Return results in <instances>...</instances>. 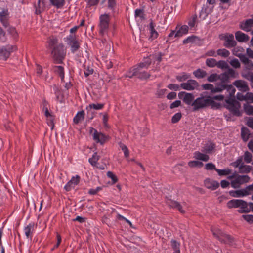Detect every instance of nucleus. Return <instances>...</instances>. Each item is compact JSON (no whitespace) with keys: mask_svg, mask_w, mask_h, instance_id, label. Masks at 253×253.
<instances>
[{"mask_svg":"<svg viewBox=\"0 0 253 253\" xmlns=\"http://www.w3.org/2000/svg\"><path fill=\"white\" fill-rule=\"evenodd\" d=\"M218 77V80H219L220 82L216 84V91L221 92L226 89L229 92L230 96L233 95L235 92V89L231 84H228L229 78L227 74L223 73L219 75Z\"/></svg>","mask_w":253,"mask_h":253,"instance_id":"obj_1","label":"nucleus"},{"mask_svg":"<svg viewBox=\"0 0 253 253\" xmlns=\"http://www.w3.org/2000/svg\"><path fill=\"white\" fill-rule=\"evenodd\" d=\"M51 54L54 63H63L66 54L64 45L62 43H60L55 46L51 51Z\"/></svg>","mask_w":253,"mask_h":253,"instance_id":"obj_2","label":"nucleus"},{"mask_svg":"<svg viewBox=\"0 0 253 253\" xmlns=\"http://www.w3.org/2000/svg\"><path fill=\"white\" fill-rule=\"evenodd\" d=\"M227 206L228 208H240L238 210V212L240 213H248L250 210L248 209V203L245 201L241 199H232L229 201L227 203Z\"/></svg>","mask_w":253,"mask_h":253,"instance_id":"obj_3","label":"nucleus"},{"mask_svg":"<svg viewBox=\"0 0 253 253\" xmlns=\"http://www.w3.org/2000/svg\"><path fill=\"white\" fill-rule=\"evenodd\" d=\"M126 76L129 78H132L133 77L135 76L138 79L143 80L149 78L151 74L143 69L134 66L129 69V71L127 72Z\"/></svg>","mask_w":253,"mask_h":253,"instance_id":"obj_4","label":"nucleus"},{"mask_svg":"<svg viewBox=\"0 0 253 253\" xmlns=\"http://www.w3.org/2000/svg\"><path fill=\"white\" fill-rule=\"evenodd\" d=\"M99 20V33L103 36L108 32L110 17L108 14H103L100 15Z\"/></svg>","mask_w":253,"mask_h":253,"instance_id":"obj_5","label":"nucleus"},{"mask_svg":"<svg viewBox=\"0 0 253 253\" xmlns=\"http://www.w3.org/2000/svg\"><path fill=\"white\" fill-rule=\"evenodd\" d=\"M213 235L220 242L233 245L234 239L230 235L226 234L219 229H211Z\"/></svg>","mask_w":253,"mask_h":253,"instance_id":"obj_6","label":"nucleus"},{"mask_svg":"<svg viewBox=\"0 0 253 253\" xmlns=\"http://www.w3.org/2000/svg\"><path fill=\"white\" fill-rule=\"evenodd\" d=\"M219 38L220 40L223 41V46L227 48L234 47L237 45V42L234 40L233 34L226 33L219 35Z\"/></svg>","mask_w":253,"mask_h":253,"instance_id":"obj_7","label":"nucleus"},{"mask_svg":"<svg viewBox=\"0 0 253 253\" xmlns=\"http://www.w3.org/2000/svg\"><path fill=\"white\" fill-rule=\"evenodd\" d=\"M64 41L70 46L71 51L73 53L77 52L80 48V43L75 36L70 34L64 38Z\"/></svg>","mask_w":253,"mask_h":253,"instance_id":"obj_8","label":"nucleus"},{"mask_svg":"<svg viewBox=\"0 0 253 253\" xmlns=\"http://www.w3.org/2000/svg\"><path fill=\"white\" fill-rule=\"evenodd\" d=\"M193 111H197L200 109L208 107V96H202L196 98L192 104Z\"/></svg>","mask_w":253,"mask_h":253,"instance_id":"obj_9","label":"nucleus"},{"mask_svg":"<svg viewBox=\"0 0 253 253\" xmlns=\"http://www.w3.org/2000/svg\"><path fill=\"white\" fill-rule=\"evenodd\" d=\"M94 131L93 134V139L97 143H100L101 145H103L108 139L109 136L105 134L98 132L96 129L93 128H91L90 132Z\"/></svg>","mask_w":253,"mask_h":253,"instance_id":"obj_10","label":"nucleus"},{"mask_svg":"<svg viewBox=\"0 0 253 253\" xmlns=\"http://www.w3.org/2000/svg\"><path fill=\"white\" fill-rule=\"evenodd\" d=\"M16 49V47L10 44H7L0 47V56L6 60L11 53Z\"/></svg>","mask_w":253,"mask_h":253,"instance_id":"obj_11","label":"nucleus"},{"mask_svg":"<svg viewBox=\"0 0 253 253\" xmlns=\"http://www.w3.org/2000/svg\"><path fill=\"white\" fill-rule=\"evenodd\" d=\"M199 86L198 83L195 80L190 79L187 82L180 84V87L185 90H193Z\"/></svg>","mask_w":253,"mask_h":253,"instance_id":"obj_12","label":"nucleus"},{"mask_svg":"<svg viewBox=\"0 0 253 253\" xmlns=\"http://www.w3.org/2000/svg\"><path fill=\"white\" fill-rule=\"evenodd\" d=\"M80 177L78 175L72 176L71 180L64 186V189L67 192L71 191L80 183Z\"/></svg>","mask_w":253,"mask_h":253,"instance_id":"obj_13","label":"nucleus"},{"mask_svg":"<svg viewBox=\"0 0 253 253\" xmlns=\"http://www.w3.org/2000/svg\"><path fill=\"white\" fill-rule=\"evenodd\" d=\"M165 201L166 204L169 207L173 209H177L181 213H185V211L182 209V206L178 202L172 200L168 197H166Z\"/></svg>","mask_w":253,"mask_h":253,"instance_id":"obj_14","label":"nucleus"},{"mask_svg":"<svg viewBox=\"0 0 253 253\" xmlns=\"http://www.w3.org/2000/svg\"><path fill=\"white\" fill-rule=\"evenodd\" d=\"M9 13L7 9H4L0 12V21L3 26L6 28L9 25Z\"/></svg>","mask_w":253,"mask_h":253,"instance_id":"obj_15","label":"nucleus"},{"mask_svg":"<svg viewBox=\"0 0 253 253\" xmlns=\"http://www.w3.org/2000/svg\"><path fill=\"white\" fill-rule=\"evenodd\" d=\"M34 7L35 9V14L40 15L45 9V0H38L37 3H35Z\"/></svg>","mask_w":253,"mask_h":253,"instance_id":"obj_16","label":"nucleus"},{"mask_svg":"<svg viewBox=\"0 0 253 253\" xmlns=\"http://www.w3.org/2000/svg\"><path fill=\"white\" fill-rule=\"evenodd\" d=\"M204 185L207 188L211 190H215L219 187V183L218 181L210 178H206L204 180Z\"/></svg>","mask_w":253,"mask_h":253,"instance_id":"obj_17","label":"nucleus"},{"mask_svg":"<svg viewBox=\"0 0 253 253\" xmlns=\"http://www.w3.org/2000/svg\"><path fill=\"white\" fill-rule=\"evenodd\" d=\"M215 148L216 145L214 142L208 141L205 144L204 146L202 147V151L207 154H212L215 151Z\"/></svg>","mask_w":253,"mask_h":253,"instance_id":"obj_18","label":"nucleus"},{"mask_svg":"<svg viewBox=\"0 0 253 253\" xmlns=\"http://www.w3.org/2000/svg\"><path fill=\"white\" fill-rule=\"evenodd\" d=\"M233 84L239 90L243 92H246L249 89L247 83L243 80H236L233 83Z\"/></svg>","mask_w":253,"mask_h":253,"instance_id":"obj_19","label":"nucleus"},{"mask_svg":"<svg viewBox=\"0 0 253 253\" xmlns=\"http://www.w3.org/2000/svg\"><path fill=\"white\" fill-rule=\"evenodd\" d=\"M229 195L233 197H241L249 195L250 193L248 192L246 188L238 190H231L229 192Z\"/></svg>","mask_w":253,"mask_h":253,"instance_id":"obj_20","label":"nucleus"},{"mask_svg":"<svg viewBox=\"0 0 253 253\" xmlns=\"http://www.w3.org/2000/svg\"><path fill=\"white\" fill-rule=\"evenodd\" d=\"M155 24L153 22V21L151 19L149 24V30L150 35L149 38V40L151 41H153V40L156 39L158 36V33L155 29Z\"/></svg>","mask_w":253,"mask_h":253,"instance_id":"obj_21","label":"nucleus"},{"mask_svg":"<svg viewBox=\"0 0 253 253\" xmlns=\"http://www.w3.org/2000/svg\"><path fill=\"white\" fill-rule=\"evenodd\" d=\"M252 27H253V19H247L240 24L241 29L247 32L250 31Z\"/></svg>","mask_w":253,"mask_h":253,"instance_id":"obj_22","label":"nucleus"},{"mask_svg":"<svg viewBox=\"0 0 253 253\" xmlns=\"http://www.w3.org/2000/svg\"><path fill=\"white\" fill-rule=\"evenodd\" d=\"M236 103H233L230 105H227L226 108L234 115L239 116L240 112L239 108L240 106V103L238 101H236Z\"/></svg>","mask_w":253,"mask_h":253,"instance_id":"obj_23","label":"nucleus"},{"mask_svg":"<svg viewBox=\"0 0 253 253\" xmlns=\"http://www.w3.org/2000/svg\"><path fill=\"white\" fill-rule=\"evenodd\" d=\"M194 158L195 159L207 162L209 161V156L206 153H202L199 151H196L194 153Z\"/></svg>","mask_w":253,"mask_h":253,"instance_id":"obj_24","label":"nucleus"},{"mask_svg":"<svg viewBox=\"0 0 253 253\" xmlns=\"http://www.w3.org/2000/svg\"><path fill=\"white\" fill-rule=\"evenodd\" d=\"M52 70L53 71L57 74L61 78V80L63 81L64 78V68L62 66H53Z\"/></svg>","mask_w":253,"mask_h":253,"instance_id":"obj_25","label":"nucleus"},{"mask_svg":"<svg viewBox=\"0 0 253 253\" xmlns=\"http://www.w3.org/2000/svg\"><path fill=\"white\" fill-rule=\"evenodd\" d=\"M189 28L187 25L181 26L175 34V37H180L188 33Z\"/></svg>","mask_w":253,"mask_h":253,"instance_id":"obj_26","label":"nucleus"},{"mask_svg":"<svg viewBox=\"0 0 253 253\" xmlns=\"http://www.w3.org/2000/svg\"><path fill=\"white\" fill-rule=\"evenodd\" d=\"M235 36L236 39L238 42H246L249 39V37L247 35H246L239 31H237L235 33Z\"/></svg>","mask_w":253,"mask_h":253,"instance_id":"obj_27","label":"nucleus"},{"mask_svg":"<svg viewBox=\"0 0 253 253\" xmlns=\"http://www.w3.org/2000/svg\"><path fill=\"white\" fill-rule=\"evenodd\" d=\"M51 5L57 9H61L65 4V0H49Z\"/></svg>","mask_w":253,"mask_h":253,"instance_id":"obj_28","label":"nucleus"},{"mask_svg":"<svg viewBox=\"0 0 253 253\" xmlns=\"http://www.w3.org/2000/svg\"><path fill=\"white\" fill-rule=\"evenodd\" d=\"M35 223L34 222L30 223L24 229V233L27 238H29L32 234L34 230Z\"/></svg>","mask_w":253,"mask_h":253,"instance_id":"obj_29","label":"nucleus"},{"mask_svg":"<svg viewBox=\"0 0 253 253\" xmlns=\"http://www.w3.org/2000/svg\"><path fill=\"white\" fill-rule=\"evenodd\" d=\"M85 113L84 110L78 112L76 116L73 118V122L75 124H78L81 121L84 119Z\"/></svg>","mask_w":253,"mask_h":253,"instance_id":"obj_30","label":"nucleus"},{"mask_svg":"<svg viewBox=\"0 0 253 253\" xmlns=\"http://www.w3.org/2000/svg\"><path fill=\"white\" fill-rule=\"evenodd\" d=\"M194 96L193 94L190 93H186L183 97V102L188 105H191L193 102Z\"/></svg>","mask_w":253,"mask_h":253,"instance_id":"obj_31","label":"nucleus"},{"mask_svg":"<svg viewBox=\"0 0 253 253\" xmlns=\"http://www.w3.org/2000/svg\"><path fill=\"white\" fill-rule=\"evenodd\" d=\"M250 130L245 127L241 128V137L244 141H247L250 138Z\"/></svg>","mask_w":253,"mask_h":253,"instance_id":"obj_32","label":"nucleus"},{"mask_svg":"<svg viewBox=\"0 0 253 253\" xmlns=\"http://www.w3.org/2000/svg\"><path fill=\"white\" fill-rule=\"evenodd\" d=\"M235 179L241 185L244 183H247L250 180V177L248 175H239L236 176Z\"/></svg>","mask_w":253,"mask_h":253,"instance_id":"obj_33","label":"nucleus"},{"mask_svg":"<svg viewBox=\"0 0 253 253\" xmlns=\"http://www.w3.org/2000/svg\"><path fill=\"white\" fill-rule=\"evenodd\" d=\"M193 74L194 76L198 79L203 78L206 77L207 74L205 70L200 68L195 70Z\"/></svg>","mask_w":253,"mask_h":253,"instance_id":"obj_34","label":"nucleus"},{"mask_svg":"<svg viewBox=\"0 0 253 253\" xmlns=\"http://www.w3.org/2000/svg\"><path fill=\"white\" fill-rule=\"evenodd\" d=\"M100 156L97 155V152H94L92 157L88 160V162L90 165L93 167L96 166L98 161L100 159Z\"/></svg>","mask_w":253,"mask_h":253,"instance_id":"obj_35","label":"nucleus"},{"mask_svg":"<svg viewBox=\"0 0 253 253\" xmlns=\"http://www.w3.org/2000/svg\"><path fill=\"white\" fill-rule=\"evenodd\" d=\"M202 87L204 90H211L212 93L219 92L220 91H216L217 85L214 86L213 84H203Z\"/></svg>","mask_w":253,"mask_h":253,"instance_id":"obj_36","label":"nucleus"},{"mask_svg":"<svg viewBox=\"0 0 253 253\" xmlns=\"http://www.w3.org/2000/svg\"><path fill=\"white\" fill-rule=\"evenodd\" d=\"M171 246L173 250L174 251L173 253H180V243L176 241L175 240L172 239L170 241Z\"/></svg>","mask_w":253,"mask_h":253,"instance_id":"obj_37","label":"nucleus"},{"mask_svg":"<svg viewBox=\"0 0 253 253\" xmlns=\"http://www.w3.org/2000/svg\"><path fill=\"white\" fill-rule=\"evenodd\" d=\"M211 106L212 108L218 109L220 107V103L216 102L210 96H208V106Z\"/></svg>","mask_w":253,"mask_h":253,"instance_id":"obj_38","label":"nucleus"},{"mask_svg":"<svg viewBox=\"0 0 253 253\" xmlns=\"http://www.w3.org/2000/svg\"><path fill=\"white\" fill-rule=\"evenodd\" d=\"M191 77V75L185 72H182L180 75L176 77V80L179 82H183Z\"/></svg>","mask_w":253,"mask_h":253,"instance_id":"obj_39","label":"nucleus"},{"mask_svg":"<svg viewBox=\"0 0 253 253\" xmlns=\"http://www.w3.org/2000/svg\"><path fill=\"white\" fill-rule=\"evenodd\" d=\"M242 76L246 80L250 81L251 85L253 88V73L248 72L246 73H243Z\"/></svg>","mask_w":253,"mask_h":253,"instance_id":"obj_40","label":"nucleus"},{"mask_svg":"<svg viewBox=\"0 0 253 253\" xmlns=\"http://www.w3.org/2000/svg\"><path fill=\"white\" fill-rule=\"evenodd\" d=\"M217 55L227 58L230 55V52L225 48L219 49L217 50Z\"/></svg>","mask_w":253,"mask_h":253,"instance_id":"obj_41","label":"nucleus"},{"mask_svg":"<svg viewBox=\"0 0 253 253\" xmlns=\"http://www.w3.org/2000/svg\"><path fill=\"white\" fill-rule=\"evenodd\" d=\"M244 109L245 112L248 115L253 116V106L249 104H245L244 105Z\"/></svg>","mask_w":253,"mask_h":253,"instance_id":"obj_42","label":"nucleus"},{"mask_svg":"<svg viewBox=\"0 0 253 253\" xmlns=\"http://www.w3.org/2000/svg\"><path fill=\"white\" fill-rule=\"evenodd\" d=\"M104 106V103L90 104L86 107V109L88 108L93 109L94 110H101Z\"/></svg>","mask_w":253,"mask_h":253,"instance_id":"obj_43","label":"nucleus"},{"mask_svg":"<svg viewBox=\"0 0 253 253\" xmlns=\"http://www.w3.org/2000/svg\"><path fill=\"white\" fill-rule=\"evenodd\" d=\"M119 146L120 148L121 149V150L123 151L124 156L126 158L128 157L129 155V151L127 147L126 146V145H125L124 143H122L121 142H120L119 143Z\"/></svg>","mask_w":253,"mask_h":253,"instance_id":"obj_44","label":"nucleus"},{"mask_svg":"<svg viewBox=\"0 0 253 253\" xmlns=\"http://www.w3.org/2000/svg\"><path fill=\"white\" fill-rule=\"evenodd\" d=\"M206 64L210 68H213L216 66L217 61L214 58H208L206 60Z\"/></svg>","mask_w":253,"mask_h":253,"instance_id":"obj_45","label":"nucleus"},{"mask_svg":"<svg viewBox=\"0 0 253 253\" xmlns=\"http://www.w3.org/2000/svg\"><path fill=\"white\" fill-rule=\"evenodd\" d=\"M252 167L249 165H245L244 164H242L240 167L239 169L241 170V172L248 173L250 172L252 169Z\"/></svg>","mask_w":253,"mask_h":253,"instance_id":"obj_46","label":"nucleus"},{"mask_svg":"<svg viewBox=\"0 0 253 253\" xmlns=\"http://www.w3.org/2000/svg\"><path fill=\"white\" fill-rule=\"evenodd\" d=\"M188 165L190 168L194 167H202L204 165L203 163L200 161H189L188 163Z\"/></svg>","mask_w":253,"mask_h":253,"instance_id":"obj_47","label":"nucleus"},{"mask_svg":"<svg viewBox=\"0 0 253 253\" xmlns=\"http://www.w3.org/2000/svg\"><path fill=\"white\" fill-rule=\"evenodd\" d=\"M236 56H238L240 60L245 64H248L250 62V60L249 58L247 57V56L245 54H243L241 53L239 54H235L234 53Z\"/></svg>","mask_w":253,"mask_h":253,"instance_id":"obj_48","label":"nucleus"},{"mask_svg":"<svg viewBox=\"0 0 253 253\" xmlns=\"http://www.w3.org/2000/svg\"><path fill=\"white\" fill-rule=\"evenodd\" d=\"M134 15L135 17H139L141 20L145 19V14L143 9H136L135 10Z\"/></svg>","mask_w":253,"mask_h":253,"instance_id":"obj_49","label":"nucleus"},{"mask_svg":"<svg viewBox=\"0 0 253 253\" xmlns=\"http://www.w3.org/2000/svg\"><path fill=\"white\" fill-rule=\"evenodd\" d=\"M7 39L6 32L1 27H0V42H5L7 41Z\"/></svg>","mask_w":253,"mask_h":253,"instance_id":"obj_50","label":"nucleus"},{"mask_svg":"<svg viewBox=\"0 0 253 253\" xmlns=\"http://www.w3.org/2000/svg\"><path fill=\"white\" fill-rule=\"evenodd\" d=\"M215 171L217 172L219 176L227 175H229L231 172V169H215Z\"/></svg>","mask_w":253,"mask_h":253,"instance_id":"obj_51","label":"nucleus"},{"mask_svg":"<svg viewBox=\"0 0 253 253\" xmlns=\"http://www.w3.org/2000/svg\"><path fill=\"white\" fill-rule=\"evenodd\" d=\"M105 0H103V2ZM107 7L108 9L114 11L115 8L116 6V0H107Z\"/></svg>","mask_w":253,"mask_h":253,"instance_id":"obj_52","label":"nucleus"},{"mask_svg":"<svg viewBox=\"0 0 253 253\" xmlns=\"http://www.w3.org/2000/svg\"><path fill=\"white\" fill-rule=\"evenodd\" d=\"M216 66L221 69H227L229 67L227 63L224 60H220L217 62Z\"/></svg>","mask_w":253,"mask_h":253,"instance_id":"obj_53","label":"nucleus"},{"mask_svg":"<svg viewBox=\"0 0 253 253\" xmlns=\"http://www.w3.org/2000/svg\"><path fill=\"white\" fill-rule=\"evenodd\" d=\"M252 158L253 155L250 152L248 151H246L245 152L244 155V160L246 163H250L252 161Z\"/></svg>","mask_w":253,"mask_h":253,"instance_id":"obj_54","label":"nucleus"},{"mask_svg":"<svg viewBox=\"0 0 253 253\" xmlns=\"http://www.w3.org/2000/svg\"><path fill=\"white\" fill-rule=\"evenodd\" d=\"M85 1L86 3L87 6L90 7L92 6H97L100 1V0H85Z\"/></svg>","mask_w":253,"mask_h":253,"instance_id":"obj_55","label":"nucleus"},{"mask_svg":"<svg viewBox=\"0 0 253 253\" xmlns=\"http://www.w3.org/2000/svg\"><path fill=\"white\" fill-rule=\"evenodd\" d=\"M182 114L180 112L175 114L171 118V122L173 124L177 123L181 118Z\"/></svg>","mask_w":253,"mask_h":253,"instance_id":"obj_56","label":"nucleus"},{"mask_svg":"<svg viewBox=\"0 0 253 253\" xmlns=\"http://www.w3.org/2000/svg\"><path fill=\"white\" fill-rule=\"evenodd\" d=\"M197 38V37L195 36H189L183 41V43L186 44L189 43H193L195 41V39Z\"/></svg>","mask_w":253,"mask_h":253,"instance_id":"obj_57","label":"nucleus"},{"mask_svg":"<svg viewBox=\"0 0 253 253\" xmlns=\"http://www.w3.org/2000/svg\"><path fill=\"white\" fill-rule=\"evenodd\" d=\"M151 61H146L144 62H141L139 64L136 65L135 66L141 68L143 69L144 68L148 69L149 66L151 65Z\"/></svg>","mask_w":253,"mask_h":253,"instance_id":"obj_58","label":"nucleus"},{"mask_svg":"<svg viewBox=\"0 0 253 253\" xmlns=\"http://www.w3.org/2000/svg\"><path fill=\"white\" fill-rule=\"evenodd\" d=\"M219 75L216 73L212 74L210 75L208 78L207 81L209 82H214L218 80Z\"/></svg>","mask_w":253,"mask_h":253,"instance_id":"obj_59","label":"nucleus"},{"mask_svg":"<svg viewBox=\"0 0 253 253\" xmlns=\"http://www.w3.org/2000/svg\"><path fill=\"white\" fill-rule=\"evenodd\" d=\"M166 89H158L156 93L157 97L159 98H163L165 96Z\"/></svg>","mask_w":253,"mask_h":253,"instance_id":"obj_60","label":"nucleus"},{"mask_svg":"<svg viewBox=\"0 0 253 253\" xmlns=\"http://www.w3.org/2000/svg\"><path fill=\"white\" fill-rule=\"evenodd\" d=\"M107 175L112 179L113 184L116 183L118 180L117 177L111 171H108Z\"/></svg>","mask_w":253,"mask_h":253,"instance_id":"obj_61","label":"nucleus"},{"mask_svg":"<svg viewBox=\"0 0 253 253\" xmlns=\"http://www.w3.org/2000/svg\"><path fill=\"white\" fill-rule=\"evenodd\" d=\"M8 32L14 38L16 39L18 37V33L15 28L13 27H9L8 30Z\"/></svg>","mask_w":253,"mask_h":253,"instance_id":"obj_62","label":"nucleus"},{"mask_svg":"<svg viewBox=\"0 0 253 253\" xmlns=\"http://www.w3.org/2000/svg\"><path fill=\"white\" fill-rule=\"evenodd\" d=\"M242 218L245 220L249 223H253V215L247 214V215H243L242 216Z\"/></svg>","mask_w":253,"mask_h":253,"instance_id":"obj_63","label":"nucleus"},{"mask_svg":"<svg viewBox=\"0 0 253 253\" xmlns=\"http://www.w3.org/2000/svg\"><path fill=\"white\" fill-rule=\"evenodd\" d=\"M244 100H250L252 103H253V93L251 92H248L245 96H242Z\"/></svg>","mask_w":253,"mask_h":253,"instance_id":"obj_64","label":"nucleus"}]
</instances>
